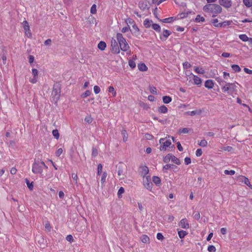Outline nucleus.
<instances>
[{"mask_svg": "<svg viewBox=\"0 0 252 252\" xmlns=\"http://www.w3.org/2000/svg\"><path fill=\"white\" fill-rule=\"evenodd\" d=\"M22 25L24 30L28 31L30 29L29 24L27 20H24L22 23Z\"/></svg>", "mask_w": 252, "mask_h": 252, "instance_id": "nucleus-35", "label": "nucleus"}, {"mask_svg": "<svg viewBox=\"0 0 252 252\" xmlns=\"http://www.w3.org/2000/svg\"><path fill=\"white\" fill-rule=\"evenodd\" d=\"M202 154V151L201 149H198L196 151L195 155L197 157H200Z\"/></svg>", "mask_w": 252, "mask_h": 252, "instance_id": "nucleus-57", "label": "nucleus"}, {"mask_svg": "<svg viewBox=\"0 0 252 252\" xmlns=\"http://www.w3.org/2000/svg\"><path fill=\"white\" fill-rule=\"evenodd\" d=\"M48 168V166L46 165L43 161L36 160L35 161L32 165V171L34 174H42L43 168Z\"/></svg>", "mask_w": 252, "mask_h": 252, "instance_id": "nucleus-1", "label": "nucleus"}, {"mask_svg": "<svg viewBox=\"0 0 252 252\" xmlns=\"http://www.w3.org/2000/svg\"><path fill=\"white\" fill-rule=\"evenodd\" d=\"M1 60L2 61L3 64H4V65L6 64L7 58H6V55H5V54L4 53L1 54Z\"/></svg>", "mask_w": 252, "mask_h": 252, "instance_id": "nucleus-55", "label": "nucleus"}, {"mask_svg": "<svg viewBox=\"0 0 252 252\" xmlns=\"http://www.w3.org/2000/svg\"><path fill=\"white\" fill-rule=\"evenodd\" d=\"M140 174L144 178L146 176V175H147L149 173V168L147 166L145 165L140 166Z\"/></svg>", "mask_w": 252, "mask_h": 252, "instance_id": "nucleus-14", "label": "nucleus"}, {"mask_svg": "<svg viewBox=\"0 0 252 252\" xmlns=\"http://www.w3.org/2000/svg\"><path fill=\"white\" fill-rule=\"evenodd\" d=\"M157 238L158 240H162L163 239L164 237H163V235L162 234V233H158L157 234Z\"/></svg>", "mask_w": 252, "mask_h": 252, "instance_id": "nucleus-61", "label": "nucleus"}, {"mask_svg": "<svg viewBox=\"0 0 252 252\" xmlns=\"http://www.w3.org/2000/svg\"><path fill=\"white\" fill-rule=\"evenodd\" d=\"M173 167H176V168H177V166L174 165L173 164H165L163 167V169H165V170H168L171 168H173Z\"/></svg>", "mask_w": 252, "mask_h": 252, "instance_id": "nucleus-44", "label": "nucleus"}, {"mask_svg": "<svg viewBox=\"0 0 252 252\" xmlns=\"http://www.w3.org/2000/svg\"><path fill=\"white\" fill-rule=\"evenodd\" d=\"M32 74L33 76V78L30 79V82L32 84H35L37 81L38 78V70L35 68H33L32 69Z\"/></svg>", "mask_w": 252, "mask_h": 252, "instance_id": "nucleus-9", "label": "nucleus"}, {"mask_svg": "<svg viewBox=\"0 0 252 252\" xmlns=\"http://www.w3.org/2000/svg\"><path fill=\"white\" fill-rule=\"evenodd\" d=\"M183 67L184 68L188 69L191 67V64L188 62H186L183 63Z\"/></svg>", "mask_w": 252, "mask_h": 252, "instance_id": "nucleus-59", "label": "nucleus"}, {"mask_svg": "<svg viewBox=\"0 0 252 252\" xmlns=\"http://www.w3.org/2000/svg\"><path fill=\"white\" fill-rule=\"evenodd\" d=\"M198 144L200 146H201L203 147H205L208 145V142L205 139H203V140H201L200 141H199Z\"/></svg>", "mask_w": 252, "mask_h": 252, "instance_id": "nucleus-33", "label": "nucleus"}, {"mask_svg": "<svg viewBox=\"0 0 252 252\" xmlns=\"http://www.w3.org/2000/svg\"><path fill=\"white\" fill-rule=\"evenodd\" d=\"M90 12L92 14H95L96 13V5L94 4L91 7Z\"/></svg>", "mask_w": 252, "mask_h": 252, "instance_id": "nucleus-41", "label": "nucleus"}, {"mask_svg": "<svg viewBox=\"0 0 252 252\" xmlns=\"http://www.w3.org/2000/svg\"><path fill=\"white\" fill-rule=\"evenodd\" d=\"M171 157H172V158H171L172 162H173V163H174L177 165H180L181 164L180 160L178 158L176 157L173 155H172V156Z\"/></svg>", "mask_w": 252, "mask_h": 252, "instance_id": "nucleus-29", "label": "nucleus"}, {"mask_svg": "<svg viewBox=\"0 0 252 252\" xmlns=\"http://www.w3.org/2000/svg\"><path fill=\"white\" fill-rule=\"evenodd\" d=\"M220 4L223 6L229 8L231 6V0H220Z\"/></svg>", "mask_w": 252, "mask_h": 252, "instance_id": "nucleus-17", "label": "nucleus"}, {"mask_svg": "<svg viewBox=\"0 0 252 252\" xmlns=\"http://www.w3.org/2000/svg\"><path fill=\"white\" fill-rule=\"evenodd\" d=\"M107 174L106 172H105L103 173L101 178V183L102 184H103L104 183H105L106 178L107 177Z\"/></svg>", "mask_w": 252, "mask_h": 252, "instance_id": "nucleus-49", "label": "nucleus"}, {"mask_svg": "<svg viewBox=\"0 0 252 252\" xmlns=\"http://www.w3.org/2000/svg\"><path fill=\"white\" fill-rule=\"evenodd\" d=\"M224 173L226 175H233L235 174V171L233 170H225L224 171Z\"/></svg>", "mask_w": 252, "mask_h": 252, "instance_id": "nucleus-47", "label": "nucleus"}, {"mask_svg": "<svg viewBox=\"0 0 252 252\" xmlns=\"http://www.w3.org/2000/svg\"><path fill=\"white\" fill-rule=\"evenodd\" d=\"M158 111L159 113L165 114L167 112L168 109L166 106L162 105L158 108Z\"/></svg>", "mask_w": 252, "mask_h": 252, "instance_id": "nucleus-19", "label": "nucleus"}, {"mask_svg": "<svg viewBox=\"0 0 252 252\" xmlns=\"http://www.w3.org/2000/svg\"><path fill=\"white\" fill-rule=\"evenodd\" d=\"M204 11L211 12L213 13H220L222 11V8L220 6L216 4H208L203 7Z\"/></svg>", "mask_w": 252, "mask_h": 252, "instance_id": "nucleus-3", "label": "nucleus"}, {"mask_svg": "<svg viewBox=\"0 0 252 252\" xmlns=\"http://www.w3.org/2000/svg\"><path fill=\"white\" fill-rule=\"evenodd\" d=\"M91 94H92V92L91 91L87 90L81 94V97H82V98L87 97V96H90Z\"/></svg>", "mask_w": 252, "mask_h": 252, "instance_id": "nucleus-38", "label": "nucleus"}, {"mask_svg": "<svg viewBox=\"0 0 252 252\" xmlns=\"http://www.w3.org/2000/svg\"><path fill=\"white\" fill-rule=\"evenodd\" d=\"M61 94V89L59 87H54L52 92V95L54 97V99H56V101L57 102L59 99Z\"/></svg>", "mask_w": 252, "mask_h": 252, "instance_id": "nucleus-7", "label": "nucleus"}, {"mask_svg": "<svg viewBox=\"0 0 252 252\" xmlns=\"http://www.w3.org/2000/svg\"><path fill=\"white\" fill-rule=\"evenodd\" d=\"M171 34V32L170 31L164 30L162 33L159 35V38L161 40L165 41Z\"/></svg>", "mask_w": 252, "mask_h": 252, "instance_id": "nucleus-10", "label": "nucleus"}, {"mask_svg": "<svg viewBox=\"0 0 252 252\" xmlns=\"http://www.w3.org/2000/svg\"><path fill=\"white\" fill-rule=\"evenodd\" d=\"M116 39L119 43L121 50L124 52H127L129 50V46L126 42V39L123 37L121 33H117Z\"/></svg>", "mask_w": 252, "mask_h": 252, "instance_id": "nucleus-2", "label": "nucleus"}, {"mask_svg": "<svg viewBox=\"0 0 252 252\" xmlns=\"http://www.w3.org/2000/svg\"><path fill=\"white\" fill-rule=\"evenodd\" d=\"M138 69L141 71H145L148 69V67L144 63H140L138 64Z\"/></svg>", "mask_w": 252, "mask_h": 252, "instance_id": "nucleus-22", "label": "nucleus"}, {"mask_svg": "<svg viewBox=\"0 0 252 252\" xmlns=\"http://www.w3.org/2000/svg\"><path fill=\"white\" fill-rule=\"evenodd\" d=\"M178 233L179 237L181 239L184 238L188 234V233L186 231L183 230L178 231Z\"/></svg>", "mask_w": 252, "mask_h": 252, "instance_id": "nucleus-27", "label": "nucleus"}, {"mask_svg": "<svg viewBox=\"0 0 252 252\" xmlns=\"http://www.w3.org/2000/svg\"><path fill=\"white\" fill-rule=\"evenodd\" d=\"M108 91L109 93H111L112 94V95L113 96L115 97L116 96V94H117L116 92L115 91V89L113 86H109L108 88Z\"/></svg>", "mask_w": 252, "mask_h": 252, "instance_id": "nucleus-32", "label": "nucleus"}, {"mask_svg": "<svg viewBox=\"0 0 252 252\" xmlns=\"http://www.w3.org/2000/svg\"><path fill=\"white\" fill-rule=\"evenodd\" d=\"M103 166L100 163L98 164L97 166V175H100L102 172Z\"/></svg>", "mask_w": 252, "mask_h": 252, "instance_id": "nucleus-48", "label": "nucleus"}, {"mask_svg": "<svg viewBox=\"0 0 252 252\" xmlns=\"http://www.w3.org/2000/svg\"><path fill=\"white\" fill-rule=\"evenodd\" d=\"M24 31H25V33L26 35H27L29 38L32 37V33L31 32L30 29L28 31V30H24Z\"/></svg>", "mask_w": 252, "mask_h": 252, "instance_id": "nucleus-62", "label": "nucleus"}, {"mask_svg": "<svg viewBox=\"0 0 252 252\" xmlns=\"http://www.w3.org/2000/svg\"><path fill=\"white\" fill-rule=\"evenodd\" d=\"M152 180L154 183L157 186H159L161 184L160 179L158 176H153L152 178Z\"/></svg>", "mask_w": 252, "mask_h": 252, "instance_id": "nucleus-21", "label": "nucleus"}, {"mask_svg": "<svg viewBox=\"0 0 252 252\" xmlns=\"http://www.w3.org/2000/svg\"><path fill=\"white\" fill-rule=\"evenodd\" d=\"M218 20L217 19H214L212 21L213 25L216 27H220L219 25H220V23H218Z\"/></svg>", "mask_w": 252, "mask_h": 252, "instance_id": "nucleus-53", "label": "nucleus"}, {"mask_svg": "<svg viewBox=\"0 0 252 252\" xmlns=\"http://www.w3.org/2000/svg\"><path fill=\"white\" fill-rule=\"evenodd\" d=\"M204 86L206 88L210 89L214 87V83L212 80H207L205 82Z\"/></svg>", "mask_w": 252, "mask_h": 252, "instance_id": "nucleus-18", "label": "nucleus"}, {"mask_svg": "<svg viewBox=\"0 0 252 252\" xmlns=\"http://www.w3.org/2000/svg\"><path fill=\"white\" fill-rule=\"evenodd\" d=\"M26 183H27V186L29 188V189L30 190H32L33 188L32 183H30V182L28 180H26Z\"/></svg>", "mask_w": 252, "mask_h": 252, "instance_id": "nucleus-56", "label": "nucleus"}, {"mask_svg": "<svg viewBox=\"0 0 252 252\" xmlns=\"http://www.w3.org/2000/svg\"><path fill=\"white\" fill-rule=\"evenodd\" d=\"M125 192V189H124V188L123 187H121L119 190H118V196L119 198H121L122 197V194L123 193H124Z\"/></svg>", "mask_w": 252, "mask_h": 252, "instance_id": "nucleus-45", "label": "nucleus"}, {"mask_svg": "<svg viewBox=\"0 0 252 252\" xmlns=\"http://www.w3.org/2000/svg\"><path fill=\"white\" fill-rule=\"evenodd\" d=\"M98 155V151L96 148H92V156L94 157H95Z\"/></svg>", "mask_w": 252, "mask_h": 252, "instance_id": "nucleus-54", "label": "nucleus"}, {"mask_svg": "<svg viewBox=\"0 0 252 252\" xmlns=\"http://www.w3.org/2000/svg\"><path fill=\"white\" fill-rule=\"evenodd\" d=\"M239 38L242 40L243 41H247L249 40V37L245 34H242L239 35Z\"/></svg>", "mask_w": 252, "mask_h": 252, "instance_id": "nucleus-37", "label": "nucleus"}, {"mask_svg": "<svg viewBox=\"0 0 252 252\" xmlns=\"http://www.w3.org/2000/svg\"><path fill=\"white\" fill-rule=\"evenodd\" d=\"M208 251L209 252H216V249L213 245H209L208 247Z\"/></svg>", "mask_w": 252, "mask_h": 252, "instance_id": "nucleus-50", "label": "nucleus"}, {"mask_svg": "<svg viewBox=\"0 0 252 252\" xmlns=\"http://www.w3.org/2000/svg\"><path fill=\"white\" fill-rule=\"evenodd\" d=\"M152 23V20H150L148 19H146L143 22V25L145 28H150L152 25L151 24Z\"/></svg>", "mask_w": 252, "mask_h": 252, "instance_id": "nucleus-25", "label": "nucleus"}, {"mask_svg": "<svg viewBox=\"0 0 252 252\" xmlns=\"http://www.w3.org/2000/svg\"><path fill=\"white\" fill-rule=\"evenodd\" d=\"M63 150L62 148H59L56 151V155L57 157H59L63 153Z\"/></svg>", "mask_w": 252, "mask_h": 252, "instance_id": "nucleus-58", "label": "nucleus"}, {"mask_svg": "<svg viewBox=\"0 0 252 252\" xmlns=\"http://www.w3.org/2000/svg\"><path fill=\"white\" fill-rule=\"evenodd\" d=\"M172 154H168L163 158V162L165 163H168L171 160Z\"/></svg>", "mask_w": 252, "mask_h": 252, "instance_id": "nucleus-28", "label": "nucleus"}, {"mask_svg": "<svg viewBox=\"0 0 252 252\" xmlns=\"http://www.w3.org/2000/svg\"><path fill=\"white\" fill-rule=\"evenodd\" d=\"M232 69L236 72H239L241 71V68L238 65L233 64L231 65Z\"/></svg>", "mask_w": 252, "mask_h": 252, "instance_id": "nucleus-36", "label": "nucleus"}, {"mask_svg": "<svg viewBox=\"0 0 252 252\" xmlns=\"http://www.w3.org/2000/svg\"><path fill=\"white\" fill-rule=\"evenodd\" d=\"M243 2L248 7H250L252 6V0H243Z\"/></svg>", "mask_w": 252, "mask_h": 252, "instance_id": "nucleus-39", "label": "nucleus"}, {"mask_svg": "<svg viewBox=\"0 0 252 252\" xmlns=\"http://www.w3.org/2000/svg\"><path fill=\"white\" fill-rule=\"evenodd\" d=\"M173 19L174 18L172 17L165 18V19H163V20H162V22L163 23H171L173 21Z\"/></svg>", "mask_w": 252, "mask_h": 252, "instance_id": "nucleus-46", "label": "nucleus"}, {"mask_svg": "<svg viewBox=\"0 0 252 252\" xmlns=\"http://www.w3.org/2000/svg\"><path fill=\"white\" fill-rule=\"evenodd\" d=\"M128 65L132 69L136 67V63L133 60H129L128 61Z\"/></svg>", "mask_w": 252, "mask_h": 252, "instance_id": "nucleus-43", "label": "nucleus"}, {"mask_svg": "<svg viewBox=\"0 0 252 252\" xmlns=\"http://www.w3.org/2000/svg\"><path fill=\"white\" fill-rule=\"evenodd\" d=\"M97 47L101 51H103L106 47V44L104 41H101L97 45Z\"/></svg>", "mask_w": 252, "mask_h": 252, "instance_id": "nucleus-20", "label": "nucleus"}, {"mask_svg": "<svg viewBox=\"0 0 252 252\" xmlns=\"http://www.w3.org/2000/svg\"><path fill=\"white\" fill-rule=\"evenodd\" d=\"M162 101L164 103L168 104L172 101V98L169 96H164L162 97Z\"/></svg>", "mask_w": 252, "mask_h": 252, "instance_id": "nucleus-26", "label": "nucleus"}, {"mask_svg": "<svg viewBox=\"0 0 252 252\" xmlns=\"http://www.w3.org/2000/svg\"><path fill=\"white\" fill-rule=\"evenodd\" d=\"M117 39L112 38L111 42V52L113 54H119L120 52L119 45Z\"/></svg>", "mask_w": 252, "mask_h": 252, "instance_id": "nucleus-5", "label": "nucleus"}, {"mask_svg": "<svg viewBox=\"0 0 252 252\" xmlns=\"http://www.w3.org/2000/svg\"><path fill=\"white\" fill-rule=\"evenodd\" d=\"M184 161L186 165H188L191 163V159L189 157L185 158Z\"/></svg>", "mask_w": 252, "mask_h": 252, "instance_id": "nucleus-60", "label": "nucleus"}, {"mask_svg": "<svg viewBox=\"0 0 252 252\" xmlns=\"http://www.w3.org/2000/svg\"><path fill=\"white\" fill-rule=\"evenodd\" d=\"M194 70L196 73L198 74H203L205 73V70L203 69V68L198 66H194Z\"/></svg>", "mask_w": 252, "mask_h": 252, "instance_id": "nucleus-23", "label": "nucleus"}, {"mask_svg": "<svg viewBox=\"0 0 252 252\" xmlns=\"http://www.w3.org/2000/svg\"><path fill=\"white\" fill-rule=\"evenodd\" d=\"M236 88V85L234 83H227L222 87L221 89L224 93L229 91H233Z\"/></svg>", "mask_w": 252, "mask_h": 252, "instance_id": "nucleus-8", "label": "nucleus"}, {"mask_svg": "<svg viewBox=\"0 0 252 252\" xmlns=\"http://www.w3.org/2000/svg\"><path fill=\"white\" fill-rule=\"evenodd\" d=\"M141 240L142 243L146 244L150 242L149 237L146 235H143L141 237Z\"/></svg>", "mask_w": 252, "mask_h": 252, "instance_id": "nucleus-24", "label": "nucleus"}, {"mask_svg": "<svg viewBox=\"0 0 252 252\" xmlns=\"http://www.w3.org/2000/svg\"><path fill=\"white\" fill-rule=\"evenodd\" d=\"M190 75L192 76L193 80V84L194 85L200 86L201 85L202 81V79L197 76V75H194L192 73H190Z\"/></svg>", "mask_w": 252, "mask_h": 252, "instance_id": "nucleus-12", "label": "nucleus"}, {"mask_svg": "<svg viewBox=\"0 0 252 252\" xmlns=\"http://www.w3.org/2000/svg\"><path fill=\"white\" fill-rule=\"evenodd\" d=\"M130 31L132 34L136 37L140 35L139 29L135 23L132 25V29Z\"/></svg>", "mask_w": 252, "mask_h": 252, "instance_id": "nucleus-13", "label": "nucleus"}, {"mask_svg": "<svg viewBox=\"0 0 252 252\" xmlns=\"http://www.w3.org/2000/svg\"><path fill=\"white\" fill-rule=\"evenodd\" d=\"M189 132V130L187 128H183L179 130V133H188Z\"/></svg>", "mask_w": 252, "mask_h": 252, "instance_id": "nucleus-51", "label": "nucleus"}, {"mask_svg": "<svg viewBox=\"0 0 252 252\" xmlns=\"http://www.w3.org/2000/svg\"><path fill=\"white\" fill-rule=\"evenodd\" d=\"M126 22L127 23V24H131V25H133V24H135V22L133 20H132L130 18H127L126 20Z\"/></svg>", "mask_w": 252, "mask_h": 252, "instance_id": "nucleus-63", "label": "nucleus"}, {"mask_svg": "<svg viewBox=\"0 0 252 252\" xmlns=\"http://www.w3.org/2000/svg\"><path fill=\"white\" fill-rule=\"evenodd\" d=\"M232 23V21H225L220 23V25H219L220 27H224L230 25Z\"/></svg>", "mask_w": 252, "mask_h": 252, "instance_id": "nucleus-30", "label": "nucleus"}, {"mask_svg": "<svg viewBox=\"0 0 252 252\" xmlns=\"http://www.w3.org/2000/svg\"><path fill=\"white\" fill-rule=\"evenodd\" d=\"M122 134L123 136V140L126 142L127 140L128 136L126 133V131L125 129L122 130Z\"/></svg>", "mask_w": 252, "mask_h": 252, "instance_id": "nucleus-42", "label": "nucleus"}, {"mask_svg": "<svg viewBox=\"0 0 252 252\" xmlns=\"http://www.w3.org/2000/svg\"><path fill=\"white\" fill-rule=\"evenodd\" d=\"M159 142L160 144L159 149L161 151H166L167 148L171 144V140L167 139V137L160 138L159 140Z\"/></svg>", "mask_w": 252, "mask_h": 252, "instance_id": "nucleus-4", "label": "nucleus"}, {"mask_svg": "<svg viewBox=\"0 0 252 252\" xmlns=\"http://www.w3.org/2000/svg\"><path fill=\"white\" fill-rule=\"evenodd\" d=\"M94 92L95 94H98L100 92V88L98 86H94Z\"/></svg>", "mask_w": 252, "mask_h": 252, "instance_id": "nucleus-52", "label": "nucleus"}, {"mask_svg": "<svg viewBox=\"0 0 252 252\" xmlns=\"http://www.w3.org/2000/svg\"><path fill=\"white\" fill-rule=\"evenodd\" d=\"M179 225L184 229H188L189 227V224L186 218L180 220Z\"/></svg>", "mask_w": 252, "mask_h": 252, "instance_id": "nucleus-15", "label": "nucleus"}, {"mask_svg": "<svg viewBox=\"0 0 252 252\" xmlns=\"http://www.w3.org/2000/svg\"><path fill=\"white\" fill-rule=\"evenodd\" d=\"M205 21V18L200 15H197L195 19V22L197 23L204 22Z\"/></svg>", "mask_w": 252, "mask_h": 252, "instance_id": "nucleus-31", "label": "nucleus"}, {"mask_svg": "<svg viewBox=\"0 0 252 252\" xmlns=\"http://www.w3.org/2000/svg\"><path fill=\"white\" fill-rule=\"evenodd\" d=\"M138 6L140 9L145 11L149 9V3L147 1H141L139 2Z\"/></svg>", "mask_w": 252, "mask_h": 252, "instance_id": "nucleus-11", "label": "nucleus"}, {"mask_svg": "<svg viewBox=\"0 0 252 252\" xmlns=\"http://www.w3.org/2000/svg\"><path fill=\"white\" fill-rule=\"evenodd\" d=\"M152 28L157 32H160V27L157 24H153L152 25Z\"/></svg>", "mask_w": 252, "mask_h": 252, "instance_id": "nucleus-34", "label": "nucleus"}, {"mask_svg": "<svg viewBox=\"0 0 252 252\" xmlns=\"http://www.w3.org/2000/svg\"><path fill=\"white\" fill-rule=\"evenodd\" d=\"M52 134H53V135L54 136V137L56 139H58L59 138L60 134H59L58 130H57V129L53 130L52 131Z\"/></svg>", "mask_w": 252, "mask_h": 252, "instance_id": "nucleus-40", "label": "nucleus"}, {"mask_svg": "<svg viewBox=\"0 0 252 252\" xmlns=\"http://www.w3.org/2000/svg\"><path fill=\"white\" fill-rule=\"evenodd\" d=\"M85 121L88 123H91L93 121V119L91 116L87 117L85 118Z\"/></svg>", "mask_w": 252, "mask_h": 252, "instance_id": "nucleus-64", "label": "nucleus"}, {"mask_svg": "<svg viewBox=\"0 0 252 252\" xmlns=\"http://www.w3.org/2000/svg\"><path fill=\"white\" fill-rule=\"evenodd\" d=\"M240 180L247 185L249 188L252 189V185L251 184L249 179L244 176H240Z\"/></svg>", "mask_w": 252, "mask_h": 252, "instance_id": "nucleus-16", "label": "nucleus"}, {"mask_svg": "<svg viewBox=\"0 0 252 252\" xmlns=\"http://www.w3.org/2000/svg\"><path fill=\"white\" fill-rule=\"evenodd\" d=\"M143 186L147 189L151 191L153 188V184L151 182L150 177L146 176L143 179Z\"/></svg>", "mask_w": 252, "mask_h": 252, "instance_id": "nucleus-6", "label": "nucleus"}]
</instances>
